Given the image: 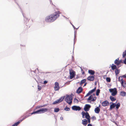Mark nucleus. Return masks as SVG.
I'll list each match as a JSON object with an SVG mask.
<instances>
[{"label":"nucleus","mask_w":126,"mask_h":126,"mask_svg":"<svg viewBox=\"0 0 126 126\" xmlns=\"http://www.w3.org/2000/svg\"><path fill=\"white\" fill-rule=\"evenodd\" d=\"M61 13L59 11H56L54 13L47 16L45 18V21L47 22H52L56 20L59 16V14Z\"/></svg>","instance_id":"obj_1"},{"label":"nucleus","mask_w":126,"mask_h":126,"mask_svg":"<svg viewBox=\"0 0 126 126\" xmlns=\"http://www.w3.org/2000/svg\"><path fill=\"white\" fill-rule=\"evenodd\" d=\"M73 94L72 93L70 95L66 94V97L64 99L65 101L69 105H70L72 102L73 100Z\"/></svg>","instance_id":"obj_2"},{"label":"nucleus","mask_w":126,"mask_h":126,"mask_svg":"<svg viewBox=\"0 0 126 126\" xmlns=\"http://www.w3.org/2000/svg\"><path fill=\"white\" fill-rule=\"evenodd\" d=\"M69 76H68V78L69 79H72L74 78L76 75L75 72L72 69H69Z\"/></svg>","instance_id":"obj_3"},{"label":"nucleus","mask_w":126,"mask_h":126,"mask_svg":"<svg viewBox=\"0 0 126 126\" xmlns=\"http://www.w3.org/2000/svg\"><path fill=\"white\" fill-rule=\"evenodd\" d=\"M65 96H62L59 99L57 100L54 101L52 103L53 105H56L59 104L63 101Z\"/></svg>","instance_id":"obj_4"},{"label":"nucleus","mask_w":126,"mask_h":126,"mask_svg":"<svg viewBox=\"0 0 126 126\" xmlns=\"http://www.w3.org/2000/svg\"><path fill=\"white\" fill-rule=\"evenodd\" d=\"M81 114L82 115V117L84 118H85L86 119L89 117H90L89 113L87 112H85L84 111H83L82 112Z\"/></svg>","instance_id":"obj_5"},{"label":"nucleus","mask_w":126,"mask_h":126,"mask_svg":"<svg viewBox=\"0 0 126 126\" xmlns=\"http://www.w3.org/2000/svg\"><path fill=\"white\" fill-rule=\"evenodd\" d=\"M91 107V106L90 104H86L84 107L83 110L85 112H87L89 110Z\"/></svg>","instance_id":"obj_6"},{"label":"nucleus","mask_w":126,"mask_h":126,"mask_svg":"<svg viewBox=\"0 0 126 126\" xmlns=\"http://www.w3.org/2000/svg\"><path fill=\"white\" fill-rule=\"evenodd\" d=\"M72 109L73 110L77 111H79L80 110L81 108L79 106L74 105L72 107Z\"/></svg>","instance_id":"obj_7"},{"label":"nucleus","mask_w":126,"mask_h":126,"mask_svg":"<svg viewBox=\"0 0 126 126\" xmlns=\"http://www.w3.org/2000/svg\"><path fill=\"white\" fill-rule=\"evenodd\" d=\"M59 84L58 82H56L55 83L54 90L55 91H58L60 89Z\"/></svg>","instance_id":"obj_8"},{"label":"nucleus","mask_w":126,"mask_h":126,"mask_svg":"<svg viewBox=\"0 0 126 126\" xmlns=\"http://www.w3.org/2000/svg\"><path fill=\"white\" fill-rule=\"evenodd\" d=\"M102 105L103 107H106L109 105V103L107 100L103 101L102 103Z\"/></svg>","instance_id":"obj_9"},{"label":"nucleus","mask_w":126,"mask_h":126,"mask_svg":"<svg viewBox=\"0 0 126 126\" xmlns=\"http://www.w3.org/2000/svg\"><path fill=\"white\" fill-rule=\"evenodd\" d=\"M94 76H89L87 78V79L89 81H93L94 80Z\"/></svg>","instance_id":"obj_10"},{"label":"nucleus","mask_w":126,"mask_h":126,"mask_svg":"<svg viewBox=\"0 0 126 126\" xmlns=\"http://www.w3.org/2000/svg\"><path fill=\"white\" fill-rule=\"evenodd\" d=\"M82 88L81 86L79 87L76 90V93L79 94L81 93L82 92Z\"/></svg>","instance_id":"obj_11"},{"label":"nucleus","mask_w":126,"mask_h":126,"mask_svg":"<svg viewBox=\"0 0 126 126\" xmlns=\"http://www.w3.org/2000/svg\"><path fill=\"white\" fill-rule=\"evenodd\" d=\"M117 101L115 103V109L116 111H117V113L118 114L119 113V112H118V110L119 108V107H120V104L119 102H118L116 104V103H117Z\"/></svg>","instance_id":"obj_12"},{"label":"nucleus","mask_w":126,"mask_h":126,"mask_svg":"<svg viewBox=\"0 0 126 126\" xmlns=\"http://www.w3.org/2000/svg\"><path fill=\"white\" fill-rule=\"evenodd\" d=\"M110 67H111V70H114L115 69L116 70L117 69L116 65L113 63L112 64L111 66H110L109 68Z\"/></svg>","instance_id":"obj_13"},{"label":"nucleus","mask_w":126,"mask_h":126,"mask_svg":"<svg viewBox=\"0 0 126 126\" xmlns=\"http://www.w3.org/2000/svg\"><path fill=\"white\" fill-rule=\"evenodd\" d=\"M37 79V80H36V81L38 83H41L42 82V79L40 78V77L38 75L36 76Z\"/></svg>","instance_id":"obj_14"},{"label":"nucleus","mask_w":126,"mask_h":126,"mask_svg":"<svg viewBox=\"0 0 126 126\" xmlns=\"http://www.w3.org/2000/svg\"><path fill=\"white\" fill-rule=\"evenodd\" d=\"M21 13H22V15L23 16V17H24V20L25 21V22L26 23H27V22H28L29 21V19L26 17H25L24 16V14L23 13V11L21 10Z\"/></svg>","instance_id":"obj_15"},{"label":"nucleus","mask_w":126,"mask_h":126,"mask_svg":"<svg viewBox=\"0 0 126 126\" xmlns=\"http://www.w3.org/2000/svg\"><path fill=\"white\" fill-rule=\"evenodd\" d=\"M41 109L42 113L46 112L48 110V109L46 108H42Z\"/></svg>","instance_id":"obj_16"},{"label":"nucleus","mask_w":126,"mask_h":126,"mask_svg":"<svg viewBox=\"0 0 126 126\" xmlns=\"http://www.w3.org/2000/svg\"><path fill=\"white\" fill-rule=\"evenodd\" d=\"M109 91L111 94L112 92H114L117 91L116 88H110L109 89Z\"/></svg>","instance_id":"obj_17"},{"label":"nucleus","mask_w":126,"mask_h":126,"mask_svg":"<svg viewBox=\"0 0 126 126\" xmlns=\"http://www.w3.org/2000/svg\"><path fill=\"white\" fill-rule=\"evenodd\" d=\"M82 123L84 126H86L88 123L87 120L86 119H83L82 120Z\"/></svg>","instance_id":"obj_18"},{"label":"nucleus","mask_w":126,"mask_h":126,"mask_svg":"<svg viewBox=\"0 0 126 126\" xmlns=\"http://www.w3.org/2000/svg\"><path fill=\"white\" fill-rule=\"evenodd\" d=\"M88 73L89 74H90L91 75H94L95 73V71L94 70H89L88 71Z\"/></svg>","instance_id":"obj_19"},{"label":"nucleus","mask_w":126,"mask_h":126,"mask_svg":"<svg viewBox=\"0 0 126 126\" xmlns=\"http://www.w3.org/2000/svg\"><path fill=\"white\" fill-rule=\"evenodd\" d=\"M99 108L96 107L95 108L94 111L97 114L99 113L100 111V109H99Z\"/></svg>","instance_id":"obj_20"},{"label":"nucleus","mask_w":126,"mask_h":126,"mask_svg":"<svg viewBox=\"0 0 126 126\" xmlns=\"http://www.w3.org/2000/svg\"><path fill=\"white\" fill-rule=\"evenodd\" d=\"M120 95L123 96H125L126 95V93L124 91H121L120 93Z\"/></svg>","instance_id":"obj_21"},{"label":"nucleus","mask_w":126,"mask_h":126,"mask_svg":"<svg viewBox=\"0 0 126 126\" xmlns=\"http://www.w3.org/2000/svg\"><path fill=\"white\" fill-rule=\"evenodd\" d=\"M115 103H114L110 105L109 110H111L115 107Z\"/></svg>","instance_id":"obj_22"},{"label":"nucleus","mask_w":126,"mask_h":126,"mask_svg":"<svg viewBox=\"0 0 126 126\" xmlns=\"http://www.w3.org/2000/svg\"><path fill=\"white\" fill-rule=\"evenodd\" d=\"M30 116H31V115H30V113H29L28 115H25L24 117L22 119H20V120L21 121V122L22 121L24 120L26 118Z\"/></svg>","instance_id":"obj_23"},{"label":"nucleus","mask_w":126,"mask_h":126,"mask_svg":"<svg viewBox=\"0 0 126 126\" xmlns=\"http://www.w3.org/2000/svg\"><path fill=\"white\" fill-rule=\"evenodd\" d=\"M118 60H119V58L116 59L114 61V63L116 66H118L120 64Z\"/></svg>","instance_id":"obj_24"},{"label":"nucleus","mask_w":126,"mask_h":126,"mask_svg":"<svg viewBox=\"0 0 126 126\" xmlns=\"http://www.w3.org/2000/svg\"><path fill=\"white\" fill-rule=\"evenodd\" d=\"M118 60H119V58L116 59L114 61V63L116 66H118L120 64Z\"/></svg>","instance_id":"obj_25"},{"label":"nucleus","mask_w":126,"mask_h":126,"mask_svg":"<svg viewBox=\"0 0 126 126\" xmlns=\"http://www.w3.org/2000/svg\"><path fill=\"white\" fill-rule=\"evenodd\" d=\"M21 122L20 120H19L18 121L15 122L11 126H17L19 123Z\"/></svg>","instance_id":"obj_26"},{"label":"nucleus","mask_w":126,"mask_h":126,"mask_svg":"<svg viewBox=\"0 0 126 126\" xmlns=\"http://www.w3.org/2000/svg\"><path fill=\"white\" fill-rule=\"evenodd\" d=\"M112 96H110V98L112 102L116 100V98Z\"/></svg>","instance_id":"obj_27"},{"label":"nucleus","mask_w":126,"mask_h":126,"mask_svg":"<svg viewBox=\"0 0 126 126\" xmlns=\"http://www.w3.org/2000/svg\"><path fill=\"white\" fill-rule=\"evenodd\" d=\"M100 90L99 89H98L96 90V96H98L99 95V94L100 92Z\"/></svg>","instance_id":"obj_28"},{"label":"nucleus","mask_w":126,"mask_h":126,"mask_svg":"<svg viewBox=\"0 0 126 126\" xmlns=\"http://www.w3.org/2000/svg\"><path fill=\"white\" fill-rule=\"evenodd\" d=\"M93 96H92V95H91L89 96L88 98L87 99V101H88V102H90V101H89L91 99V100L92 99V98H93Z\"/></svg>","instance_id":"obj_29"},{"label":"nucleus","mask_w":126,"mask_h":126,"mask_svg":"<svg viewBox=\"0 0 126 126\" xmlns=\"http://www.w3.org/2000/svg\"><path fill=\"white\" fill-rule=\"evenodd\" d=\"M86 79H84L81 80L80 82V85H81L82 84L84 83L86 81Z\"/></svg>","instance_id":"obj_30"},{"label":"nucleus","mask_w":126,"mask_h":126,"mask_svg":"<svg viewBox=\"0 0 126 126\" xmlns=\"http://www.w3.org/2000/svg\"><path fill=\"white\" fill-rule=\"evenodd\" d=\"M39 114L37 110L36 111H34L30 113V115L31 116L33 114Z\"/></svg>","instance_id":"obj_31"},{"label":"nucleus","mask_w":126,"mask_h":126,"mask_svg":"<svg viewBox=\"0 0 126 126\" xmlns=\"http://www.w3.org/2000/svg\"><path fill=\"white\" fill-rule=\"evenodd\" d=\"M77 33V32L76 31H74V46L75 43V39H76V34Z\"/></svg>","instance_id":"obj_32"},{"label":"nucleus","mask_w":126,"mask_h":126,"mask_svg":"<svg viewBox=\"0 0 126 126\" xmlns=\"http://www.w3.org/2000/svg\"><path fill=\"white\" fill-rule=\"evenodd\" d=\"M64 110L66 111H69L70 110V109L69 107H68L67 106H66L64 108Z\"/></svg>","instance_id":"obj_33"},{"label":"nucleus","mask_w":126,"mask_h":126,"mask_svg":"<svg viewBox=\"0 0 126 126\" xmlns=\"http://www.w3.org/2000/svg\"><path fill=\"white\" fill-rule=\"evenodd\" d=\"M95 92L94 91L93 89L90 90L89 91L88 93L90 95L92 94L93 93Z\"/></svg>","instance_id":"obj_34"},{"label":"nucleus","mask_w":126,"mask_h":126,"mask_svg":"<svg viewBox=\"0 0 126 126\" xmlns=\"http://www.w3.org/2000/svg\"><path fill=\"white\" fill-rule=\"evenodd\" d=\"M106 80L107 82H110L111 81V79L109 77H107L106 78Z\"/></svg>","instance_id":"obj_35"},{"label":"nucleus","mask_w":126,"mask_h":126,"mask_svg":"<svg viewBox=\"0 0 126 126\" xmlns=\"http://www.w3.org/2000/svg\"><path fill=\"white\" fill-rule=\"evenodd\" d=\"M117 93V91L116 92H112V93H111V96H115L116 95Z\"/></svg>","instance_id":"obj_36"},{"label":"nucleus","mask_w":126,"mask_h":126,"mask_svg":"<svg viewBox=\"0 0 126 126\" xmlns=\"http://www.w3.org/2000/svg\"><path fill=\"white\" fill-rule=\"evenodd\" d=\"M60 109L58 108H54V111L55 112H58L59 111Z\"/></svg>","instance_id":"obj_37"},{"label":"nucleus","mask_w":126,"mask_h":126,"mask_svg":"<svg viewBox=\"0 0 126 126\" xmlns=\"http://www.w3.org/2000/svg\"><path fill=\"white\" fill-rule=\"evenodd\" d=\"M126 55V50H125L123 52L122 55V57L123 58L125 57Z\"/></svg>","instance_id":"obj_38"},{"label":"nucleus","mask_w":126,"mask_h":126,"mask_svg":"<svg viewBox=\"0 0 126 126\" xmlns=\"http://www.w3.org/2000/svg\"><path fill=\"white\" fill-rule=\"evenodd\" d=\"M120 70L119 69H117L115 71V73L119 74L120 72Z\"/></svg>","instance_id":"obj_39"},{"label":"nucleus","mask_w":126,"mask_h":126,"mask_svg":"<svg viewBox=\"0 0 126 126\" xmlns=\"http://www.w3.org/2000/svg\"><path fill=\"white\" fill-rule=\"evenodd\" d=\"M121 81L120 83L121 84H122L123 83H126V82H125V81L123 80V79H121Z\"/></svg>","instance_id":"obj_40"},{"label":"nucleus","mask_w":126,"mask_h":126,"mask_svg":"<svg viewBox=\"0 0 126 126\" xmlns=\"http://www.w3.org/2000/svg\"><path fill=\"white\" fill-rule=\"evenodd\" d=\"M74 47H73V55H74ZM72 61L73 62H74V61L75 60H74V56H73V55H72Z\"/></svg>","instance_id":"obj_41"},{"label":"nucleus","mask_w":126,"mask_h":126,"mask_svg":"<svg viewBox=\"0 0 126 126\" xmlns=\"http://www.w3.org/2000/svg\"><path fill=\"white\" fill-rule=\"evenodd\" d=\"M42 107V105L37 106L36 107L35 110L37 109L40 108Z\"/></svg>","instance_id":"obj_42"},{"label":"nucleus","mask_w":126,"mask_h":126,"mask_svg":"<svg viewBox=\"0 0 126 126\" xmlns=\"http://www.w3.org/2000/svg\"><path fill=\"white\" fill-rule=\"evenodd\" d=\"M74 102L75 103H78L79 101L76 98H75L74 99Z\"/></svg>","instance_id":"obj_43"},{"label":"nucleus","mask_w":126,"mask_h":126,"mask_svg":"<svg viewBox=\"0 0 126 126\" xmlns=\"http://www.w3.org/2000/svg\"><path fill=\"white\" fill-rule=\"evenodd\" d=\"M90 117H89L86 119H87V121H88V122L89 123H91V119Z\"/></svg>","instance_id":"obj_44"},{"label":"nucleus","mask_w":126,"mask_h":126,"mask_svg":"<svg viewBox=\"0 0 126 126\" xmlns=\"http://www.w3.org/2000/svg\"><path fill=\"white\" fill-rule=\"evenodd\" d=\"M121 86H122L124 88L126 87V83H124L121 84Z\"/></svg>","instance_id":"obj_45"},{"label":"nucleus","mask_w":126,"mask_h":126,"mask_svg":"<svg viewBox=\"0 0 126 126\" xmlns=\"http://www.w3.org/2000/svg\"><path fill=\"white\" fill-rule=\"evenodd\" d=\"M37 87L38 88V90L39 91H40L41 89V87L39 85L37 86Z\"/></svg>","instance_id":"obj_46"},{"label":"nucleus","mask_w":126,"mask_h":126,"mask_svg":"<svg viewBox=\"0 0 126 126\" xmlns=\"http://www.w3.org/2000/svg\"><path fill=\"white\" fill-rule=\"evenodd\" d=\"M118 61L120 64H121V63H123V60L122 59H120L119 60H119Z\"/></svg>","instance_id":"obj_47"},{"label":"nucleus","mask_w":126,"mask_h":126,"mask_svg":"<svg viewBox=\"0 0 126 126\" xmlns=\"http://www.w3.org/2000/svg\"><path fill=\"white\" fill-rule=\"evenodd\" d=\"M122 65V64H120L118 65L117 66V69H118Z\"/></svg>","instance_id":"obj_48"},{"label":"nucleus","mask_w":126,"mask_h":126,"mask_svg":"<svg viewBox=\"0 0 126 126\" xmlns=\"http://www.w3.org/2000/svg\"><path fill=\"white\" fill-rule=\"evenodd\" d=\"M91 118L93 119V120H96V117L94 116H92Z\"/></svg>","instance_id":"obj_49"},{"label":"nucleus","mask_w":126,"mask_h":126,"mask_svg":"<svg viewBox=\"0 0 126 126\" xmlns=\"http://www.w3.org/2000/svg\"><path fill=\"white\" fill-rule=\"evenodd\" d=\"M96 100L93 97L90 101V102L91 101L94 102Z\"/></svg>","instance_id":"obj_50"},{"label":"nucleus","mask_w":126,"mask_h":126,"mask_svg":"<svg viewBox=\"0 0 126 126\" xmlns=\"http://www.w3.org/2000/svg\"><path fill=\"white\" fill-rule=\"evenodd\" d=\"M37 111H38V112L39 114L42 113L41 109H40L39 110H37Z\"/></svg>","instance_id":"obj_51"},{"label":"nucleus","mask_w":126,"mask_h":126,"mask_svg":"<svg viewBox=\"0 0 126 126\" xmlns=\"http://www.w3.org/2000/svg\"><path fill=\"white\" fill-rule=\"evenodd\" d=\"M121 78H126V74H125L124 75H123L122 76H121Z\"/></svg>","instance_id":"obj_52"},{"label":"nucleus","mask_w":126,"mask_h":126,"mask_svg":"<svg viewBox=\"0 0 126 126\" xmlns=\"http://www.w3.org/2000/svg\"><path fill=\"white\" fill-rule=\"evenodd\" d=\"M48 82V81L47 80H45L44 81V82L43 83V84H46Z\"/></svg>","instance_id":"obj_53"},{"label":"nucleus","mask_w":126,"mask_h":126,"mask_svg":"<svg viewBox=\"0 0 126 126\" xmlns=\"http://www.w3.org/2000/svg\"><path fill=\"white\" fill-rule=\"evenodd\" d=\"M70 23L72 25L73 28L74 29H75V28H76L75 27V26L72 23L70 22Z\"/></svg>","instance_id":"obj_54"},{"label":"nucleus","mask_w":126,"mask_h":126,"mask_svg":"<svg viewBox=\"0 0 126 126\" xmlns=\"http://www.w3.org/2000/svg\"><path fill=\"white\" fill-rule=\"evenodd\" d=\"M89 94H88V93L86 94V95L84 97V98H85L89 96Z\"/></svg>","instance_id":"obj_55"},{"label":"nucleus","mask_w":126,"mask_h":126,"mask_svg":"<svg viewBox=\"0 0 126 126\" xmlns=\"http://www.w3.org/2000/svg\"><path fill=\"white\" fill-rule=\"evenodd\" d=\"M87 126H93L92 125L90 124V123H89L87 125Z\"/></svg>","instance_id":"obj_56"},{"label":"nucleus","mask_w":126,"mask_h":126,"mask_svg":"<svg viewBox=\"0 0 126 126\" xmlns=\"http://www.w3.org/2000/svg\"><path fill=\"white\" fill-rule=\"evenodd\" d=\"M47 104H45V105H42V107H45L46 106H47Z\"/></svg>","instance_id":"obj_57"},{"label":"nucleus","mask_w":126,"mask_h":126,"mask_svg":"<svg viewBox=\"0 0 126 126\" xmlns=\"http://www.w3.org/2000/svg\"><path fill=\"white\" fill-rule=\"evenodd\" d=\"M113 123H114L116 125H117V123L114 120L113 121H112Z\"/></svg>","instance_id":"obj_58"},{"label":"nucleus","mask_w":126,"mask_h":126,"mask_svg":"<svg viewBox=\"0 0 126 126\" xmlns=\"http://www.w3.org/2000/svg\"><path fill=\"white\" fill-rule=\"evenodd\" d=\"M120 78H121V76H119L118 77V81H121V80H120L121 79H120Z\"/></svg>","instance_id":"obj_59"},{"label":"nucleus","mask_w":126,"mask_h":126,"mask_svg":"<svg viewBox=\"0 0 126 126\" xmlns=\"http://www.w3.org/2000/svg\"><path fill=\"white\" fill-rule=\"evenodd\" d=\"M84 83H85L84 84V85L83 86V87H84L86 86V85L87 84V83L86 82H85Z\"/></svg>","instance_id":"obj_60"},{"label":"nucleus","mask_w":126,"mask_h":126,"mask_svg":"<svg viewBox=\"0 0 126 126\" xmlns=\"http://www.w3.org/2000/svg\"><path fill=\"white\" fill-rule=\"evenodd\" d=\"M28 112H29V111H27L26 113H25L24 114V115H26V114H27V113H28Z\"/></svg>","instance_id":"obj_61"},{"label":"nucleus","mask_w":126,"mask_h":126,"mask_svg":"<svg viewBox=\"0 0 126 126\" xmlns=\"http://www.w3.org/2000/svg\"><path fill=\"white\" fill-rule=\"evenodd\" d=\"M108 85H108V87L109 88H110L111 86V84H108Z\"/></svg>","instance_id":"obj_62"},{"label":"nucleus","mask_w":126,"mask_h":126,"mask_svg":"<svg viewBox=\"0 0 126 126\" xmlns=\"http://www.w3.org/2000/svg\"><path fill=\"white\" fill-rule=\"evenodd\" d=\"M96 88V87L95 86L94 87V89H93V90L94 91H95Z\"/></svg>","instance_id":"obj_63"},{"label":"nucleus","mask_w":126,"mask_h":126,"mask_svg":"<svg viewBox=\"0 0 126 126\" xmlns=\"http://www.w3.org/2000/svg\"><path fill=\"white\" fill-rule=\"evenodd\" d=\"M66 74H68V72H65V73H64V75H65Z\"/></svg>","instance_id":"obj_64"}]
</instances>
